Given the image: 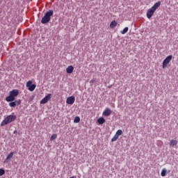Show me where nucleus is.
Returning a JSON list of instances; mask_svg holds the SVG:
<instances>
[{
    "label": "nucleus",
    "instance_id": "obj_13",
    "mask_svg": "<svg viewBox=\"0 0 178 178\" xmlns=\"http://www.w3.org/2000/svg\"><path fill=\"white\" fill-rule=\"evenodd\" d=\"M118 26V22L116 21H112L110 24V29H115Z\"/></svg>",
    "mask_w": 178,
    "mask_h": 178
},
{
    "label": "nucleus",
    "instance_id": "obj_15",
    "mask_svg": "<svg viewBox=\"0 0 178 178\" xmlns=\"http://www.w3.org/2000/svg\"><path fill=\"white\" fill-rule=\"evenodd\" d=\"M97 122L99 124H104V123H105V118L102 117L98 118Z\"/></svg>",
    "mask_w": 178,
    "mask_h": 178
},
{
    "label": "nucleus",
    "instance_id": "obj_11",
    "mask_svg": "<svg viewBox=\"0 0 178 178\" xmlns=\"http://www.w3.org/2000/svg\"><path fill=\"white\" fill-rule=\"evenodd\" d=\"M10 95L11 97H13L14 98L15 97H17V95H19V90H13L10 92Z\"/></svg>",
    "mask_w": 178,
    "mask_h": 178
},
{
    "label": "nucleus",
    "instance_id": "obj_18",
    "mask_svg": "<svg viewBox=\"0 0 178 178\" xmlns=\"http://www.w3.org/2000/svg\"><path fill=\"white\" fill-rule=\"evenodd\" d=\"M129 31V27H125L122 31H120L121 34H126Z\"/></svg>",
    "mask_w": 178,
    "mask_h": 178
},
{
    "label": "nucleus",
    "instance_id": "obj_17",
    "mask_svg": "<svg viewBox=\"0 0 178 178\" xmlns=\"http://www.w3.org/2000/svg\"><path fill=\"white\" fill-rule=\"evenodd\" d=\"M170 145H172V147H175V145H177V140H171L170 141Z\"/></svg>",
    "mask_w": 178,
    "mask_h": 178
},
{
    "label": "nucleus",
    "instance_id": "obj_7",
    "mask_svg": "<svg viewBox=\"0 0 178 178\" xmlns=\"http://www.w3.org/2000/svg\"><path fill=\"white\" fill-rule=\"evenodd\" d=\"M51 94H48L47 96H45L41 101L40 104L44 105V104H47L49 99H51Z\"/></svg>",
    "mask_w": 178,
    "mask_h": 178
},
{
    "label": "nucleus",
    "instance_id": "obj_14",
    "mask_svg": "<svg viewBox=\"0 0 178 178\" xmlns=\"http://www.w3.org/2000/svg\"><path fill=\"white\" fill-rule=\"evenodd\" d=\"M6 101H7V102H12L13 101H15V97L10 95L6 98Z\"/></svg>",
    "mask_w": 178,
    "mask_h": 178
},
{
    "label": "nucleus",
    "instance_id": "obj_9",
    "mask_svg": "<svg viewBox=\"0 0 178 178\" xmlns=\"http://www.w3.org/2000/svg\"><path fill=\"white\" fill-rule=\"evenodd\" d=\"M13 155H15V152H11L9 154H8L6 159L4 160V163H8L9 162V159L13 158Z\"/></svg>",
    "mask_w": 178,
    "mask_h": 178
},
{
    "label": "nucleus",
    "instance_id": "obj_24",
    "mask_svg": "<svg viewBox=\"0 0 178 178\" xmlns=\"http://www.w3.org/2000/svg\"><path fill=\"white\" fill-rule=\"evenodd\" d=\"M96 81H97V80L95 79H92V80L90 81V84H94L95 83H96Z\"/></svg>",
    "mask_w": 178,
    "mask_h": 178
},
{
    "label": "nucleus",
    "instance_id": "obj_22",
    "mask_svg": "<svg viewBox=\"0 0 178 178\" xmlns=\"http://www.w3.org/2000/svg\"><path fill=\"white\" fill-rule=\"evenodd\" d=\"M56 137H57L56 134H54L51 136V138H50L51 141H54V140H56Z\"/></svg>",
    "mask_w": 178,
    "mask_h": 178
},
{
    "label": "nucleus",
    "instance_id": "obj_21",
    "mask_svg": "<svg viewBox=\"0 0 178 178\" xmlns=\"http://www.w3.org/2000/svg\"><path fill=\"white\" fill-rule=\"evenodd\" d=\"M74 123H79L80 122V117L76 116L74 120Z\"/></svg>",
    "mask_w": 178,
    "mask_h": 178
},
{
    "label": "nucleus",
    "instance_id": "obj_25",
    "mask_svg": "<svg viewBox=\"0 0 178 178\" xmlns=\"http://www.w3.org/2000/svg\"><path fill=\"white\" fill-rule=\"evenodd\" d=\"M13 133H14V134H17V130H15V131H13Z\"/></svg>",
    "mask_w": 178,
    "mask_h": 178
},
{
    "label": "nucleus",
    "instance_id": "obj_2",
    "mask_svg": "<svg viewBox=\"0 0 178 178\" xmlns=\"http://www.w3.org/2000/svg\"><path fill=\"white\" fill-rule=\"evenodd\" d=\"M51 16H54V10H50L47 11L45 13L44 16L42 18V24H47V23H49V22L51 21Z\"/></svg>",
    "mask_w": 178,
    "mask_h": 178
},
{
    "label": "nucleus",
    "instance_id": "obj_10",
    "mask_svg": "<svg viewBox=\"0 0 178 178\" xmlns=\"http://www.w3.org/2000/svg\"><path fill=\"white\" fill-rule=\"evenodd\" d=\"M111 113H112V110L111 108H107L103 112V115L104 116H111Z\"/></svg>",
    "mask_w": 178,
    "mask_h": 178
},
{
    "label": "nucleus",
    "instance_id": "obj_6",
    "mask_svg": "<svg viewBox=\"0 0 178 178\" xmlns=\"http://www.w3.org/2000/svg\"><path fill=\"white\" fill-rule=\"evenodd\" d=\"M75 101L76 98L74 97V96H71L67 98L66 104H68V105H73Z\"/></svg>",
    "mask_w": 178,
    "mask_h": 178
},
{
    "label": "nucleus",
    "instance_id": "obj_16",
    "mask_svg": "<svg viewBox=\"0 0 178 178\" xmlns=\"http://www.w3.org/2000/svg\"><path fill=\"white\" fill-rule=\"evenodd\" d=\"M166 173H168V170H166V168H163L161 172V175L162 176V177H165V176H166Z\"/></svg>",
    "mask_w": 178,
    "mask_h": 178
},
{
    "label": "nucleus",
    "instance_id": "obj_3",
    "mask_svg": "<svg viewBox=\"0 0 178 178\" xmlns=\"http://www.w3.org/2000/svg\"><path fill=\"white\" fill-rule=\"evenodd\" d=\"M15 120H16V115H9L1 122V126L3 127V126H6V124H9V123H12V122H15Z\"/></svg>",
    "mask_w": 178,
    "mask_h": 178
},
{
    "label": "nucleus",
    "instance_id": "obj_1",
    "mask_svg": "<svg viewBox=\"0 0 178 178\" xmlns=\"http://www.w3.org/2000/svg\"><path fill=\"white\" fill-rule=\"evenodd\" d=\"M161 6V1H158L154 4L152 8H149L147 11L146 16L147 19H151L152 16H154V13H155V11L158 8Z\"/></svg>",
    "mask_w": 178,
    "mask_h": 178
},
{
    "label": "nucleus",
    "instance_id": "obj_23",
    "mask_svg": "<svg viewBox=\"0 0 178 178\" xmlns=\"http://www.w3.org/2000/svg\"><path fill=\"white\" fill-rule=\"evenodd\" d=\"M4 173H5V170L0 169V176H3Z\"/></svg>",
    "mask_w": 178,
    "mask_h": 178
},
{
    "label": "nucleus",
    "instance_id": "obj_20",
    "mask_svg": "<svg viewBox=\"0 0 178 178\" xmlns=\"http://www.w3.org/2000/svg\"><path fill=\"white\" fill-rule=\"evenodd\" d=\"M119 138V136L115 134V136L111 138V142L114 143V141H116Z\"/></svg>",
    "mask_w": 178,
    "mask_h": 178
},
{
    "label": "nucleus",
    "instance_id": "obj_8",
    "mask_svg": "<svg viewBox=\"0 0 178 178\" xmlns=\"http://www.w3.org/2000/svg\"><path fill=\"white\" fill-rule=\"evenodd\" d=\"M21 104V101L20 99L19 100H16L15 102H12L10 103H9V106H10V108H15V106H16V105H20Z\"/></svg>",
    "mask_w": 178,
    "mask_h": 178
},
{
    "label": "nucleus",
    "instance_id": "obj_12",
    "mask_svg": "<svg viewBox=\"0 0 178 178\" xmlns=\"http://www.w3.org/2000/svg\"><path fill=\"white\" fill-rule=\"evenodd\" d=\"M73 70H74V67L72 65H70L66 69V72L68 74H72L73 73Z\"/></svg>",
    "mask_w": 178,
    "mask_h": 178
},
{
    "label": "nucleus",
    "instance_id": "obj_4",
    "mask_svg": "<svg viewBox=\"0 0 178 178\" xmlns=\"http://www.w3.org/2000/svg\"><path fill=\"white\" fill-rule=\"evenodd\" d=\"M172 58L173 56L170 55L163 60L162 65L163 69H166V67H168V65L170 63V61L172 60Z\"/></svg>",
    "mask_w": 178,
    "mask_h": 178
},
{
    "label": "nucleus",
    "instance_id": "obj_27",
    "mask_svg": "<svg viewBox=\"0 0 178 178\" xmlns=\"http://www.w3.org/2000/svg\"><path fill=\"white\" fill-rule=\"evenodd\" d=\"M108 88H111V86H108Z\"/></svg>",
    "mask_w": 178,
    "mask_h": 178
},
{
    "label": "nucleus",
    "instance_id": "obj_19",
    "mask_svg": "<svg viewBox=\"0 0 178 178\" xmlns=\"http://www.w3.org/2000/svg\"><path fill=\"white\" fill-rule=\"evenodd\" d=\"M115 134L119 137L120 136H122V134H123V131H122V129H118Z\"/></svg>",
    "mask_w": 178,
    "mask_h": 178
},
{
    "label": "nucleus",
    "instance_id": "obj_5",
    "mask_svg": "<svg viewBox=\"0 0 178 178\" xmlns=\"http://www.w3.org/2000/svg\"><path fill=\"white\" fill-rule=\"evenodd\" d=\"M26 87L29 88V91L33 92L35 90V87H37V85L33 84V81H29L26 83Z\"/></svg>",
    "mask_w": 178,
    "mask_h": 178
},
{
    "label": "nucleus",
    "instance_id": "obj_26",
    "mask_svg": "<svg viewBox=\"0 0 178 178\" xmlns=\"http://www.w3.org/2000/svg\"><path fill=\"white\" fill-rule=\"evenodd\" d=\"M70 178H74V177H70Z\"/></svg>",
    "mask_w": 178,
    "mask_h": 178
}]
</instances>
